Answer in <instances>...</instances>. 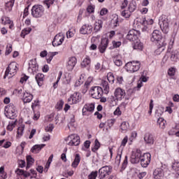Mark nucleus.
I'll list each match as a JSON object with an SVG mask.
<instances>
[{
    "mask_svg": "<svg viewBox=\"0 0 179 179\" xmlns=\"http://www.w3.org/2000/svg\"><path fill=\"white\" fill-rule=\"evenodd\" d=\"M62 76V71H59L58 73V77H57V81L53 85V87L55 89H57V86H58V82H59V80H61Z\"/></svg>",
    "mask_w": 179,
    "mask_h": 179,
    "instance_id": "nucleus-50",
    "label": "nucleus"
},
{
    "mask_svg": "<svg viewBox=\"0 0 179 179\" xmlns=\"http://www.w3.org/2000/svg\"><path fill=\"white\" fill-rule=\"evenodd\" d=\"M90 93L92 99H96V100H99L101 99V96H103V88L99 86L92 87L90 90Z\"/></svg>",
    "mask_w": 179,
    "mask_h": 179,
    "instance_id": "nucleus-4",
    "label": "nucleus"
},
{
    "mask_svg": "<svg viewBox=\"0 0 179 179\" xmlns=\"http://www.w3.org/2000/svg\"><path fill=\"white\" fill-rule=\"evenodd\" d=\"M168 75L169 76H174L176 75V69L174 68H171L168 71Z\"/></svg>",
    "mask_w": 179,
    "mask_h": 179,
    "instance_id": "nucleus-60",
    "label": "nucleus"
},
{
    "mask_svg": "<svg viewBox=\"0 0 179 179\" xmlns=\"http://www.w3.org/2000/svg\"><path fill=\"white\" fill-rule=\"evenodd\" d=\"M140 34L139 31L131 29L128 32L126 38L129 41H136V40H138V37H139Z\"/></svg>",
    "mask_w": 179,
    "mask_h": 179,
    "instance_id": "nucleus-13",
    "label": "nucleus"
},
{
    "mask_svg": "<svg viewBox=\"0 0 179 179\" xmlns=\"http://www.w3.org/2000/svg\"><path fill=\"white\" fill-rule=\"evenodd\" d=\"M84 82H85V80L83 79V78L82 76L80 77L79 80L76 82L75 87H78L80 86V85H83Z\"/></svg>",
    "mask_w": 179,
    "mask_h": 179,
    "instance_id": "nucleus-53",
    "label": "nucleus"
},
{
    "mask_svg": "<svg viewBox=\"0 0 179 179\" xmlns=\"http://www.w3.org/2000/svg\"><path fill=\"white\" fill-rule=\"evenodd\" d=\"M150 160H152V155L149 152L141 154L140 158V163L142 167H147L148 164H150Z\"/></svg>",
    "mask_w": 179,
    "mask_h": 179,
    "instance_id": "nucleus-10",
    "label": "nucleus"
},
{
    "mask_svg": "<svg viewBox=\"0 0 179 179\" xmlns=\"http://www.w3.org/2000/svg\"><path fill=\"white\" fill-rule=\"evenodd\" d=\"M153 177L155 179H162L164 177V172L162 168L156 169L153 172Z\"/></svg>",
    "mask_w": 179,
    "mask_h": 179,
    "instance_id": "nucleus-21",
    "label": "nucleus"
},
{
    "mask_svg": "<svg viewBox=\"0 0 179 179\" xmlns=\"http://www.w3.org/2000/svg\"><path fill=\"white\" fill-rule=\"evenodd\" d=\"M79 163H80V156L79 155V154H77L76 155L74 161L71 164V167H73V169H76V167L79 166Z\"/></svg>",
    "mask_w": 179,
    "mask_h": 179,
    "instance_id": "nucleus-33",
    "label": "nucleus"
},
{
    "mask_svg": "<svg viewBox=\"0 0 179 179\" xmlns=\"http://www.w3.org/2000/svg\"><path fill=\"white\" fill-rule=\"evenodd\" d=\"M136 10V3L131 2L129 4L128 10L132 13V12H135Z\"/></svg>",
    "mask_w": 179,
    "mask_h": 179,
    "instance_id": "nucleus-41",
    "label": "nucleus"
},
{
    "mask_svg": "<svg viewBox=\"0 0 179 179\" xmlns=\"http://www.w3.org/2000/svg\"><path fill=\"white\" fill-rule=\"evenodd\" d=\"M107 79L109 82V83H114V74H113V73H108L107 74Z\"/></svg>",
    "mask_w": 179,
    "mask_h": 179,
    "instance_id": "nucleus-48",
    "label": "nucleus"
},
{
    "mask_svg": "<svg viewBox=\"0 0 179 179\" xmlns=\"http://www.w3.org/2000/svg\"><path fill=\"white\" fill-rule=\"evenodd\" d=\"M97 171H92L88 175V179H96L97 178Z\"/></svg>",
    "mask_w": 179,
    "mask_h": 179,
    "instance_id": "nucleus-51",
    "label": "nucleus"
},
{
    "mask_svg": "<svg viewBox=\"0 0 179 179\" xmlns=\"http://www.w3.org/2000/svg\"><path fill=\"white\" fill-rule=\"evenodd\" d=\"M27 169H30L33 163H34V159L31 156L29 155L27 157Z\"/></svg>",
    "mask_w": 179,
    "mask_h": 179,
    "instance_id": "nucleus-38",
    "label": "nucleus"
},
{
    "mask_svg": "<svg viewBox=\"0 0 179 179\" xmlns=\"http://www.w3.org/2000/svg\"><path fill=\"white\" fill-rule=\"evenodd\" d=\"M76 64H78V59H76V57H69L66 64V68L68 71H69L70 72L73 71V68H75Z\"/></svg>",
    "mask_w": 179,
    "mask_h": 179,
    "instance_id": "nucleus-17",
    "label": "nucleus"
},
{
    "mask_svg": "<svg viewBox=\"0 0 179 179\" xmlns=\"http://www.w3.org/2000/svg\"><path fill=\"white\" fill-rule=\"evenodd\" d=\"M65 78V83L69 85L71 83V80H72V73H66L64 75Z\"/></svg>",
    "mask_w": 179,
    "mask_h": 179,
    "instance_id": "nucleus-40",
    "label": "nucleus"
},
{
    "mask_svg": "<svg viewBox=\"0 0 179 179\" xmlns=\"http://www.w3.org/2000/svg\"><path fill=\"white\" fill-rule=\"evenodd\" d=\"M114 36H115V31H110L109 32L107 33V37L106 38H108L110 40H111L113 38V37H114Z\"/></svg>",
    "mask_w": 179,
    "mask_h": 179,
    "instance_id": "nucleus-57",
    "label": "nucleus"
},
{
    "mask_svg": "<svg viewBox=\"0 0 179 179\" xmlns=\"http://www.w3.org/2000/svg\"><path fill=\"white\" fill-rule=\"evenodd\" d=\"M179 58V52L178 50H173L171 52V60L173 62H177Z\"/></svg>",
    "mask_w": 179,
    "mask_h": 179,
    "instance_id": "nucleus-30",
    "label": "nucleus"
},
{
    "mask_svg": "<svg viewBox=\"0 0 179 179\" xmlns=\"http://www.w3.org/2000/svg\"><path fill=\"white\" fill-rule=\"evenodd\" d=\"M1 24H10L9 29H13V22L9 19L8 17H2L1 19Z\"/></svg>",
    "mask_w": 179,
    "mask_h": 179,
    "instance_id": "nucleus-25",
    "label": "nucleus"
},
{
    "mask_svg": "<svg viewBox=\"0 0 179 179\" xmlns=\"http://www.w3.org/2000/svg\"><path fill=\"white\" fill-rule=\"evenodd\" d=\"M52 129H54V124H50L45 127L46 132H52Z\"/></svg>",
    "mask_w": 179,
    "mask_h": 179,
    "instance_id": "nucleus-62",
    "label": "nucleus"
},
{
    "mask_svg": "<svg viewBox=\"0 0 179 179\" xmlns=\"http://www.w3.org/2000/svg\"><path fill=\"white\" fill-rule=\"evenodd\" d=\"M4 114L7 118L10 120H15L17 110H16V106L13 103H10L4 108Z\"/></svg>",
    "mask_w": 179,
    "mask_h": 179,
    "instance_id": "nucleus-3",
    "label": "nucleus"
},
{
    "mask_svg": "<svg viewBox=\"0 0 179 179\" xmlns=\"http://www.w3.org/2000/svg\"><path fill=\"white\" fill-rule=\"evenodd\" d=\"M24 131V124H21L17 129V136H22L23 135V131Z\"/></svg>",
    "mask_w": 179,
    "mask_h": 179,
    "instance_id": "nucleus-47",
    "label": "nucleus"
},
{
    "mask_svg": "<svg viewBox=\"0 0 179 179\" xmlns=\"http://www.w3.org/2000/svg\"><path fill=\"white\" fill-rule=\"evenodd\" d=\"M121 163V154H118L115 158V164L116 166H120Z\"/></svg>",
    "mask_w": 179,
    "mask_h": 179,
    "instance_id": "nucleus-56",
    "label": "nucleus"
},
{
    "mask_svg": "<svg viewBox=\"0 0 179 179\" xmlns=\"http://www.w3.org/2000/svg\"><path fill=\"white\" fill-rule=\"evenodd\" d=\"M101 87L105 94H108L110 92V85L106 80H103L101 83Z\"/></svg>",
    "mask_w": 179,
    "mask_h": 179,
    "instance_id": "nucleus-23",
    "label": "nucleus"
},
{
    "mask_svg": "<svg viewBox=\"0 0 179 179\" xmlns=\"http://www.w3.org/2000/svg\"><path fill=\"white\" fill-rule=\"evenodd\" d=\"M128 143V136H126L122 141L121 146L125 147V145Z\"/></svg>",
    "mask_w": 179,
    "mask_h": 179,
    "instance_id": "nucleus-64",
    "label": "nucleus"
},
{
    "mask_svg": "<svg viewBox=\"0 0 179 179\" xmlns=\"http://www.w3.org/2000/svg\"><path fill=\"white\" fill-rule=\"evenodd\" d=\"M144 141L147 145H153L155 143V139L153 138V136L152 134H146L144 136Z\"/></svg>",
    "mask_w": 179,
    "mask_h": 179,
    "instance_id": "nucleus-27",
    "label": "nucleus"
},
{
    "mask_svg": "<svg viewBox=\"0 0 179 179\" xmlns=\"http://www.w3.org/2000/svg\"><path fill=\"white\" fill-rule=\"evenodd\" d=\"M134 50H138V51H142L143 50V43H142L141 41H136L133 45Z\"/></svg>",
    "mask_w": 179,
    "mask_h": 179,
    "instance_id": "nucleus-35",
    "label": "nucleus"
},
{
    "mask_svg": "<svg viewBox=\"0 0 179 179\" xmlns=\"http://www.w3.org/2000/svg\"><path fill=\"white\" fill-rule=\"evenodd\" d=\"M33 100V94L29 92H24L22 96L24 103H30Z\"/></svg>",
    "mask_w": 179,
    "mask_h": 179,
    "instance_id": "nucleus-26",
    "label": "nucleus"
},
{
    "mask_svg": "<svg viewBox=\"0 0 179 179\" xmlns=\"http://www.w3.org/2000/svg\"><path fill=\"white\" fill-rule=\"evenodd\" d=\"M94 111V103H87L83 108V114L85 115V113H93Z\"/></svg>",
    "mask_w": 179,
    "mask_h": 179,
    "instance_id": "nucleus-22",
    "label": "nucleus"
},
{
    "mask_svg": "<svg viewBox=\"0 0 179 179\" xmlns=\"http://www.w3.org/2000/svg\"><path fill=\"white\" fill-rule=\"evenodd\" d=\"M87 12H88V13H94V7L93 6H88Z\"/></svg>",
    "mask_w": 179,
    "mask_h": 179,
    "instance_id": "nucleus-63",
    "label": "nucleus"
},
{
    "mask_svg": "<svg viewBox=\"0 0 179 179\" xmlns=\"http://www.w3.org/2000/svg\"><path fill=\"white\" fill-rule=\"evenodd\" d=\"M45 146V144L35 145L31 148L32 153H38Z\"/></svg>",
    "mask_w": 179,
    "mask_h": 179,
    "instance_id": "nucleus-31",
    "label": "nucleus"
},
{
    "mask_svg": "<svg viewBox=\"0 0 179 179\" xmlns=\"http://www.w3.org/2000/svg\"><path fill=\"white\" fill-rule=\"evenodd\" d=\"M172 169L173 170H175V171H179V162L177 160H175L172 164Z\"/></svg>",
    "mask_w": 179,
    "mask_h": 179,
    "instance_id": "nucleus-46",
    "label": "nucleus"
},
{
    "mask_svg": "<svg viewBox=\"0 0 179 179\" xmlns=\"http://www.w3.org/2000/svg\"><path fill=\"white\" fill-rule=\"evenodd\" d=\"M80 138L77 134H71L68 136L67 141H70L68 143L69 146H78L80 143Z\"/></svg>",
    "mask_w": 179,
    "mask_h": 179,
    "instance_id": "nucleus-11",
    "label": "nucleus"
},
{
    "mask_svg": "<svg viewBox=\"0 0 179 179\" xmlns=\"http://www.w3.org/2000/svg\"><path fill=\"white\" fill-rule=\"evenodd\" d=\"M138 136V134L136 131H134L131 134V136L129 138L130 142H133Z\"/></svg>",
    "mask_w": 179,
    "mask_h": 179,
    "instance_id": "nucleus-59",
    "label": "nucleus"
},
{
    "mask_svg": "<svg viewBox=\"0 0 179 179\" xmlns=\"http://www.w3.org/2000/svg\"><path fill=\"white\" fill-rule=\"evenodd\" d=\"M17 174H19V176H23L24 177H25V178H27V177L30 176V173L24 171L22 169L17 170Z\"/></svg>",
    "mask_w": 179,
    "mask_h": 179,
    "instance_id": "nucleus-44",
    "label": "nucleus"
},
{
    "mask_svg": "<svg viewBox=\"0 0 179 179\" xmlns=\"http://www.w3.org/2000/svg\"><path fill=\"white\" fill-rule=\"evenodd\" d=\"M150 40L152 43L160 44L163 40H166V38H163L160 31L155 29L151 34Z\"/></svg>",
    "mask_w": 179,
    "mask_h": 179,
    "instance_id": "nucleus-7",
    "label": "nucleus"
},
{
    "mask_svg": "<svg viewBox=\"0 0 179 179\" xmlns=\"http://www.w3.org/2000/svg\"><path fill=\"white\" fill-rule=\"evenodd\" d=\"M91 62H92V60L90 59V57L89 56H86V57L84 58V59L81 62V66L83 68H86V66H90Z\"/></svg>",
    "mask_w": 179,
    "mask_h": 179,
    "instance_id": "nucleus-32",
    "label": "nucleus"
},
{
    "mask_svg": "<svg viewBox=\"0 0 179 179\" xmlns=\"http://www.w3.org/2000/svg\"><path fill=\"white\" fill-rule=\"evenodd\" d=\"M28 72L32 75H35L38 72V65L36 59H31L29 62Z\"/></svg>",
    "mask_w": 179,
    "mask_h": 179,
    "instance_id": "nucleus-12",
    "label": "nucleus"
},
{
    "mask_svg": "<svg viewBox=\"0 0 179 179\" xmlns=\"http://www.w3.org/2000/svg\"><path fill=\"white\" fill-rule=\"evenodd\" d=\"M62 107H64V101L60 100L56 104L55 108L56 110H58V111H59L60 110H62Z\"/></svg>",
    "mask_w": 179,
    "mask_h": 179,
    "instance_id": "nucleus-45",
    "label": "nucleus"
},
{
    "mask_svg": "<svg viewBox=\"0 0 179 179\" xmlns=\"http://www.w3.org/2000/svg\"><path fill=\"white\" fill-rule=\"evenodd\" d=\"M112 44L113 45V48H118L119 47H121V41H113Z\"/></svg>",
    "mask_w": 179,
    "mask_h": 179,
    "instance_id": "nucleus-58",
    "label": "nucleus"
},
{
    "mask_svg": "<svg viewBox=\"0 0 179 179\" xmlns=\"http://www.w3.org/2000/svg\"><path fill=\"white\" fill-rule=\"evenodd\" d=\"M103 28V20H96L94 24V30L95 33H98Z\"/></svg>",
    "mask_w": 179,
    "mask_h": 179,
    "instance_id": "nucleus-24",
    "label": "nucleus"
},
{
    "mask_svg": "<svg viewBox=\"0 0 179 179\" xmlns=\"http://www.w3.org/2000/svg\"><path fill=\"white\" fill-rule=\"evenodd\" d=\"M64 36L63 34L59 33V34H57L52 42L53 47H58V45H61L62 43H64Z\"/></svg>",
    "mask_w": 179,
    "mask_h": 179,
    "instance_id": "nucleus-15",
    "label": "nucleus"
},
{
    "mask_svg": "<svg viewBox=\"0 0 179 179\" xmlns=\"http://www.w3.org/2000/svg\"><path fill=\"white\" fill-rule=\"evenodd\" d=\"M113 62L116 66H121L122 65V60H121V59H118V57H115L113 59Z\"/></svg>",
    "mask_w": 179,
    "mask_h": 179,
    "instance_id": "nucleus-49",
    "label": "nucleus"
},
{
    "mask_svg": "<svg viewBox=\"0 0 179 179\" xmlns=\"http://www.w3.org/2000/svg\"><path fill=\"white\" fill-rule=\"evenodd\" d=\"M93 31V26L92 24H85L80 29V34H92Z\"/></svg>",
    "mask_w": 179,
    "mask_h": 179,
    "instance_id": "nucleus-18",
    "label": "nucleus"
},
{
    "mask_svg": "<svg viewBox=\"0 0 179 179\" xmlns=\"http://www.w3.org/2000/svg\"><path fill=\"white\" fill-rule=\"evenodd\" d=\"M142 25L143 26H146L147 24H153V20L152 19H150V18H148L146 20L145 17L143 18L142 19Z\"/></svg>",
    "mask_w": 179,
    "mask_h": 179,
    "instance_id": "nucleus-39",
    "label": "nucleus"
},
{
    "mask_svg": "<svg viewBox=\"0 0 179 179\" xmlns=\"http://www.w3.org/2000/svg\"><path fill=\"white\" fill-rule=\"evenodd\" d=\"M31 31V29L30 27L24 28V29H22L20 36L21 37H22V38H24V37L27 36V34H30Z\"/></svg>",
    "mask_w": 179,
    "mask_h": 179,
    "instance_id": "nucleus-37",
    "label": "nucleus"
},
{
    "mask_svg": "<svg viewBox=\"0 0 179 179\" xmlns=\"http://www.w3.org/2000/svg\"><path fill=\"white\" fill-rule=\"evenodd\" d=\"M141 69V63L139 62H130L126 64V69L127 72L134 73L138 72Z\"/></svg>",
    "mask_w": 179,
    "mask_h": 179,
    "instance_id": "nucleus-6",
    "label": "nucleus"
},
{
    "mask_svg": "<svg viewBox=\"0 0 179 179\" xmlns=\"http://www.w3.org/2000/svg\"><path fill=\"white\" fill-rule=\"evenodd\" d=\"M112 171H113V168L111 167V166H102L99 170V179L106 178L107 176H110V174H111Z\"/></svg>",
    "mask_w": 179,
    "mask_h": 179,
    "instance_id": "nucleus-8",
    "label": "nucleus"
},
{
    "mask_svg": "<svg viewBox=\"0 0 179 179\" xmlns=\"http://www.w3.org/2000/svg\"><path fill=\"white\" fill-rule=\"evenodd\" d=\"M82 100V95L79 92H74L69 98V101H71L73 104H78Z\"/></svg>",
    "mask_w": 179,
    "mask_h": 179,
    "instance_id": "nucleus-19",
    "label": "nucleus"
},
{
    "mask_svg": "<svg viewBox=\"0 0 179 179\" xmlns=\"http://www.w3.org/2000/svg\"><path fill=\"white\" fill-rule=\"evenodd\" d=\"M122 132H125L129 129V123L128 122H123L120 125Z\"/></svg>",
    "mask_w": 179,
    "mask_h": 179,
    "instance_id": "nucleus-36",
    "label": "nucleus"
},
{
    "mask_svg": "<svg viewBox=\"0 0 179 179\" xmlns=\"http://www.w3.org/2000/svg\"><path fill=\"white\" fill-rule=\"evenodd\" d=\"M71 127H76V124H75V116L73 115H72L70 117V121L68 124L69 129H71Z\"/></svg>",
    "mask_w": 179,
    "mask_h": 179,
    "instance_id": "nucleus-42",
    "label": "nucleus"
},
{
    "mask_svg": "<svg viewBox=\"0 0 179 179\" xmlns=\"http://www.w3.org/2000/svg\"><path fill=\"white\" fill-rule=\"evenodd\" d=\"M92 77L88 78L87 81L85 82L84 86H85V87H87L89 89V87L90 86V85L92 83Z\"/></svg>",
    "mask_w": 179,
    "mask_h": 179,
    "instance_id": "nucleus-61",
    "label": "nucleus"
},
{
    "mask_svg": "<svg viewBox=\"0 0 179 179\" xmlns=\"http://www.w3.org/2000/svg\"><path fill=\"white\" fill-rule=\"evenodd\" d=\"M35 79H36L38 86H43V82H44V74L38 73L35 76Z\"/></svg>",
    "mask_w": 179,
    "mask_h": 179,
    "instance_id": "nucleus-28",
    "label": "nucleus"
},
{
    "mask_svg": "<svg viewBox=\"0 0 179 179\" xmlns=\"http://www.w3.org/2000/svg\"><path fill=\"white\" fill-rule=\"evenodd\" d=\"M12 52V45L11 44H8L6 47V55H9Z\"/></svg>",
    "mask_w": 179,
    "mask_h": 179,
    "instance_id": "nucleus-55",
    "label": "nucleus"
},
{
    "mask_svg": "<svg viewBox=\"0 0 179 179\" xmlns=\"http://www.w3.org/2000/svg\"><path fill=\"white\" fill-rule=\"evenodd\" d=\"M125 90H123L122 88L117 87L115 89L114 92V96L115 97V100L117 101H121L124 97H125Z\"/></svg>",
    "mask_w": 179,
    "mask_h": 179,
    "instance_id": "nucleus-14",
    "label": "nucleus"
},
{
    "mask_svg": "<svg viewBox=\"0 0 179 179\" xmlns=\"http://www.w3.org/2000/svg\"><path fill=\"white\" fill-rule=\"evenodd\" d=\"M33 17H42L44 15V7L41 5H35L31 8Z\"/></svg>",
    "mask_w": 179,
    "mask_h": 179,
    "instance_id": "nucleus-5",
    "label": "nucleus"
},
{
    "mask_svg": "<svg viewBox=\"0 0 179 179\" xmlns=\"http://www.w3.org/2000/svg\"><path fill=\"white\" fill-rule=\"evenodd\" d=\"M171 22V19L166 15H162L159 17V24L160 26L161 30L163 33L167 34L170 31V23Z\"/></svg>",
    "mask_w": 179,
    "mask_h": 179,
    "instance_id": "nucleus-1",
    "label": "nucleus"
},
{
    "mask_svg": "<svg viewBox=\"0 0 179 179\" xmlns=\"http://www.w3.org/2000/svg\"><path fill=\"white\" fill-rule=\"evenodd\" d=\"M166 45H167V41H166V39H162L161 43H158V48L155 52L156 55H160V54H162V52L166 50Z\"/></svg>",
    "mask_w": 179,
    "mask_h": 179,
    "instance_id": "nucleus-20",
    "label": "nucleus"
},
{
    "mask_svg": "<svg viewBox=\"0 0 179 179\" xmlns=\"http://www.w3.org/2000/svg\"><path fill=\"white\" fill-rule=\"evenodd\" d=\"M142 156V151L141 150H136V151L132 152L130 162L132 164H138L141 162V157Z\"/></svg>",
    "mask_w": 179,
    "mask_h": 179,
    "instance_id": "nucleus-9",
    "label": "nucleus"
},
{
    "mask_svg": "<svg viewBox=\"0 0 179 179\" xmlns=\"http://www.w3.org/2000/svg\"><path fill=\"white\" fill-rule=\"evenodd\" d=\"M157 124L161 129H164V128H166V124H167V122H166L164 118L159 117L157 120Z\"/></svg>",
    "mask_w": 179,
    "mask_h": 179,
    "instance_id": "nucleus-29",
    "label": "nucleus"
},
{
    "mask_svg": "<svg viewBox=\"0 0 179 179\" xmlns=\"http://www.w3.org/2000/svg\"><path fill=\"white\" fill-rule=\"evenodd\" d=\"M100 148V142H99L98 139L95 140V145L94 148L92 149V152H96V150H99Z\"/></svg>",
    "mask_w": 179,
    "mask_h": 179,
    "instance_id": "nucleus-54",
    "label": "nucleus"
},
{
    "mask_svg": "<svg viewBox=\"0 0 179 179\" xmlns=\"http://www.w3.org/2000/svg\"><path fill=\"white\" fill-rule=\"evenodd\" d=\"M131 13L129 11V10H124L121 12V16H122V17L128 19L131 17Z\"/></svg>",
    "mask_w": 179,
    "mask_h": 179,
    "instance_id": "nucleus-43",
    "label": "nucleus"
},
{
    "mask_svg": "<svg viewBox=\"0 0 179 179\" xmlns=\"http://www.w3.org/2000/svg\"><path fill=\"white\" fill-rule=\"evenodd\" d=\"M55 2H57V0H45L44 3L46 5L47 8H49Z\"/></svg>",
    "mask_w": 179,
    "mask_h": 179,
    "instance_id": "nucleus-52",
    "label": "nucleus"
},
{
    "mask_svg": "<svg viewBox=\"0 0 179 179\" xmlns=\"http://www.w3.org/2000/svg\"><path fill=\"white\" fill-rule=\"evenodd\" d=\"M17 71H19V69L17 68V63L15 62L10 63L8 66L6 68L3 78L6 79L7 76L8 78L15 76V75L17 73Z\"/></svg>",
    "mask_w": 179,
    "mask_h": 179,
    "instance_id": "nucleus-2",
    "label": "nucleus"
},
{
    "mask_svg": "<svg viewBox=\"0 0 179 179\" xmlns=\"http://www.w3.org/2000/svg\"><path fill=\"white\" fill-rule=\"evenodd\" d=\"M107 47H108V38H103L101 39V42L98 46L99 52H101V54H104V52H106V50H107Z\"/></svg>",
    "mask_w": 179,
    "mask_h": 179,
    "instance_id": "nucleus-16",
    "label": "nucleus"
},
{
    "mask_svg": "<svg viewBox=\"0 0 179 179\" xmlns=\"http://www.w3.org/2000/svg\"><path fill=\"white\" fill-rule=\"evenodd\" d=\"M16 122H17V120H16L15 119L10 121L7 126V130L10 131H13V128H15V127H16Z\"/></svg>",
    "mask_w": 179,
    "mask_h": 179,
    "instance_id": "nucleus-34",
    "label": "nucleus"
}]
</instances>
